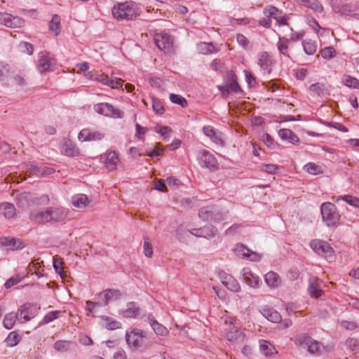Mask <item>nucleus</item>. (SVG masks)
<instances>
[{"label": "nucleus", "mask_w": 359, "mask_h": 359, "mask_svg": "<svg viewBox=\"0 0 359 359\" xmlns=\"http://www.w3.org/2000/svg\"><path fill=\"white\" fill-rule=\"evenodd\" d=\"M190 233L194 235L196 237L205 238L210 239L215 236L217 229L215 226L212 225H207L203 228L193 229L189 230Z\"/></svg>", "instance_id": "obj_18"}, {"label": "nucleus", "mask_w": 359, "mask_h": 359, "mask_svg": "<svg viewBox=\"0 0 359 359\" xmlns=\"http://www.w3.org/2000/svg\"><path fill=\"white\" fill-rule=\"evenodd\" d=\"M147 320L156 334L163 336L168 333L167 328L158 323L151 315L148 316Z\"/></svg>", "instance_id": "obj_30"}, {"label": "nucleus", "mask_w": 359, "mask_h": 359, "mask_svg": "<svg viewBox=\"0 0 359 359\" xmlns=\"http://www.w3.org/2000/svg\"><path fill=\"white\" fill-rule=\"evenodd\" d=\"M48 209L44 210H34L30 213L29 218L32 221L39 223L44 224L49 222Z\"/></svg>", "instance_id": "obj_25"}, {"label": "nucleus", "mask_w": 359, "mask_h": 359, "mask_svg": "<svg viewBox=\"0 0 359 359\" xmlns=\"http://www.w3.org/2000/svg\"><path fill=\"white\" fill-rule=\"evenodd\" d=\"M278 135L283 140H286L290 143L296 144L299 141V137L292 130L286 128L280 129L278 131Z\"/></svg>", "instance_id": "obj_29"}, {"label": "nucleus", "mask_w": 359, "mask_h": 359, "mask_svg": "<svg viewBox=\"0 0 359 359\" xmlns=\"http://www.w3.org/2000/svg\"><path fill=\"white\" fill-rule=\"evenodd\" d=\"M156 132L163 137L164 140H167L170 136L171 129L168 126H161Z\"/></svg>", "instance_id": "obj_59"}, {"label": "nucleus", "mask_w": 359, "mask_h": 359, "mask_svg": "<svg viewBox=\"0 0 359 359\" xmlns=\"http://www.w3.org/2000/svg\"><path fill=\"white\" fill-rule=\"evenodd\" d=\"M342 83L351 88H358L359 81L358 80L350 75H344L342 77Z\"/></svg>", "instance_id": "obj_44"}, {"label": "nucleus", "mask_w": 359, "mask_h": 359, "mask_svg": "<svg viewBox=\"0 0 359 359\" xmlns=\"http://www.w3.org/2000/svg\"><path fill=\"white\" fill-rule=\"evenodd\" d=\"M264 316L273 323H278L280 320V315L273 309H267L264 310Z\"/></svg>", "instance_id": "obj_43"}, {"label": "nucleus", "mask_w": 359, "mask_h": 359, "mask_svg": "<svg viewBox=\"0 0 359 359\" xmlns=\"http://www.w3.org/2000/svg\"><path fill=\"white\" fill-rule=\"evenodd\" d=\"M126 339L130 347L139 348L143 346L145 343L146 334L137 328L130 329L126 332Z\"/></svg>", "instance_id": "obj_6"}, {"label": "nucleus", "mask_w": 359, "mask_h": 359, "mask_svg": "<svg viewBox=\"0 0 359 359\" xmlns=\"http://www.w3.org/2000/svg\"><path fill=\"white\" fill-rule=\"evenodd\" d=\"M23 279V276H21L20 275H16L15 276H13L10 278L6 283H5V287L6 288H10L18 283H19Z\"/></svg>", "instance_id": "obj_56"}, {"label": "nucleus", "mask_w": 359, "mask_h": 359, "mask_svg": "<svg viewBox=\"0 0 359 359\" xmlns=\"http://www.w3.org/2000/svg\"><path fill=\"white\" fill-rule=\"evenodd\" d=\"M263 13L264 15L271 18H273L276 21L279 16L282 14V11L273 6H267L264 8Z\"/></svg>", "instance_id": "obj_40"}, {"label": "nucleus", "mask_w": 359, "mask_h": 359, "mask_svg": "<svg viewBox=\"0 0 359 359\" xmlns=\"http://www.w3.org/2000/svg\"><path fill=\"white\" fill-rule=\"evenodd\" d=\"M20 337L15 332H11L6 339V342L9 346H14L20 341Z\"/></svg>", "instance_id": "obj_54"}, {"label": "nucleus", "mask_w": 359, "mask_h": 359, "mask_svg": "<svg viewBox=\"0 0 359 359\" xmlns=\"http://www.w3.org/2000/svg\"><path fill=\"white\" fill-rule=\"evenodd\" d=\"M72 205L78 208H83L88 205L89 200L85 194H77L72 197Z\"/></svg>", "instance_id": "obj_36"}, {"label": "nucleus", "mask_w": 359, "mask_h": 359, "mask_svg": "<svg viewBox=\"0 0 359 359\" xmlns=\"http://www.w3.org/2000/svg\"><path fill=\"white\" fill-rule=\"evenodd\" d=\"M61 151L66 156L74 157L79 154V149L69 140H65L61 143Z\"/></svg>", "instance_id": "obj_26"}, {"label": "nucleus", "mask_w": 359, "mask_h": 359, "mask_svg": "<svg viewBox=\"0 0 359 359\" xmlns=\"http://www.w3.org/2000/svg\"><path fill=\"white\" fill-rule=\"evenodd\" d=\"M317 13L323 11V6L318 0H303L302 4Z\"/></svg>", "instance_id": "obj_37"}, {"label": "nucleus", "mask_w": 359, "mask_h": 359, "mask_svg": "<svg viewBox=\"0 0 359 359\" xmlns=\"http://www.w3.org/2000/svg\"><path fill=\"white\" fill-rule=\"evenodd\" d=\"M147 131V128L142 127L140 124H135V136L139 139H142V135H144Z\"/></svg>", "instance_id": "obj_63"}, {"label": "nucleus", "mask_w": 359, "mask_h": 359, "mask_svg": "<svg viewBox=\"0 0 359 359\" xmlns=\"http://www.w3.org/2000/svg\"><path fill=\"white\" fill-rule=\"evenodd\" d=\"M223 334L226 340L233 342L243 341L245 337L238 326L224 328Z\"/></svg>", "instance_id": "obj_13"}, {"label": "nucleus", "mask_w": 359, "mask_h": 359, "mask_svg": "<svg viewBox=\"0 0 359 359\" xmlns=\"http://www.w3.org/2000/svg\"><path fill=\"white\" fill-rule=\"evenodd\" d=\"M93 109L96 113L106 117L121 119L125 116L124 111L107 102L95 104L93 106Z\"/></svg>", "instance_id": "obj_3"}, {"label": "nucleus", "mask_w": 359, "mask_h": 359, "mask_svg": "<svg viewBox=\"0 0 359 359\" xmlns=\"http://www.w3.org/2000/svg\"><path fill=\"white\" fill-rule=\"evenodd\" d=\"M278 166L274 164H263L260 166V170L263 172L274 174L278 170Z\"/></svg>", "instance_id": "obj_58"}, {"label": "nucleus", "mask_w": 359, "mask_h": 359, "mask_svg": "<svg viewBox=\"0 0 359 359\" xmlns=\"http://www.w3.org/2000/svg\"><path fill=\"white\" fill-rule=\"evenodd\" d=\"M259 283V278L256 274H252V276L246 280L245 283L251 287H257Z\"/></svg>", "instance_id": "obj_60"}, {"label": "nucleus", "mask_w": 359, "mask_h": 359, "mask_svg": "<svg viewBox=\"0 0 359 359\" xmlns=\"http://www.w3.org/2000/svg\"><path fill=\"white\" fill-rule=\"evenodd\" d=\"M310 247L316 254L326 259L332 258L334 255L332 248L325 241L313 239L310 242Z\"/></svg>", "instance_id": "obj_7"}, {"label": "nucleus", "mask_w": 359, "mask_h": 359, "mask_svg": "<svg viewBox=\"0 0 359 359\" xmlns=\"http://www.w3.org/2000/svg\"><path fill=\"white\" fill-rule=\"evenodd\" d=\"M56 66L55 58L48 52H41L39 54L36 68L41 74L54 70Z\"/></svg>", "instance_id": "obj_5"}, {"label": "nucleus", "mask_w": 359, "mask_h": 359, "mask_svg": "<svg viewBox=\"0 0 359 359\" xmlns=\"http://www.w3.org/2000/svg\"><path fill=\"white\" fill-rule=\"evenodd\" d=\"M101 161L105 165V167L109 170H115L120 161L116 152L111 150L107 151L102 155Z\"/></svg>", "instance_id": "obj_16"}, {"label": "nucleus", "mask_w": 359, "mask_h": 359, "mask_svg": "<svg viewBox=\"0 0 359 359\" xmlns=\"http://www.w3.org/2000/svg\"><path fill=\"white\" fill-rule=\"evenodd\" d=\"M259 344V350L263 355L269 356L273 353H277L274 346L272 345L269 341L260 339Z\"/></svg>", "instance_id": "obj_33"}, {"label": "nucleus", "mask_w": 359, "mask_h": 359, "mask_svg": "<svg viewBox=\"0 0 359 359\" xmlns=\"http://www.w3.org/2000/svg\"><path fill=\"white\" fill-rule=\"evenodd\" d=\"M273 63V60L268 52L264 51L259 53L257 64L264 72L271 74Z\"/></svg>", "instance_id": "obj_17"}, {"label": "nucleus", "mask_w": 359, "mask_h": 359, "mask_svg": "<svg viewBox=\"0 0 359 359\" xmlns=\"http://www.w3.org/2000/svg\"><path fill=\"white\" fill-rule=\"evenodd\" d=\"M24 20L18 16H13L8 13L0 12V25L10 28H19L24 26Z\"/></svg>", "instance_id": "obj_12"}, {"label": "nucleus", "mask_w": 359, "mask_h": 359, "mask_svg": "<svg viewBox=\"0 0 359 359\" xmlns=\"http://www.w3.org/2000/svg\"><path fill=\"white\" fill-rule=\"evenodd\" d=\"M294 341L297 345L306 346L308 351L311 353H317L320 347L318 341L304 334L296 336Z\"/></svg>", "instance_id": "obj_9"}, {"label": "nucleus", "mask_w": 359, "mask_h": 359, "mask_svg": "<svg viewBox=\"0 0 359 359\" xmlns=\"http://www.w3.org/2000/svg\"><path fill=\"white\" fill-rule=\"evenodd\" d=\"M48 209L49 222L55 223L64 221L68 212L62 207H50Z\"/></svg>", "instance_id": "obj_20"}, {"label": "nucleus", "mask_w": 359, "mask_h": 359, "mask_svg": "<svg viewBox=\"0 0 359 359\" xmlns=\"http://www.w3.org/2000/svg\"><path fill=\"white\" fill-rule=\"evenodd\" d=\"M123 83L124 81L120 78L109 77L107 86H109L112 89H120L123 87Z\"/></svg>", "instance_id": "obj_50"}, {"label": "nucleus", "mask_w": 359, "mask_h": 359, "mask_svg": "<svg viewBox=\"0 0 359 359\" xmlns=\"http://www.w3.org/2000/svg\"><path fill=\"white\" fill-rule=\"evenodd\" d=\"M18 313L20 320L27 322L36 316V307L31 304H25L20 307Z\"/></svg>", "instance_id": "obj_19"}, {"label": "nucleus", "mask_w": 359, "mask_h": 359, "mask_svg": "<svg viewBox=\"0 0 359 359\" xmlns=\"http://www.w3.org/2000/svg\"><path fill=\"white\" fill-rule=\"evenodd\" d=\"M341 325L346 330H353L357 327V324L353 321L343 320L341 323Z\"/></svg>", "instance_id": "obj_64"}, {"label": "nucleus", "mask_w": 359, "mask_h": 359, "mask_svg": "<svg viewBox=\"0 0 359 359\" xmlns=\"http://www.w3.org/2000/svg\"><path fill=\"white\" fill-rule=\"evenodd\" d=\"M155 44L161 50L168 53L171 50L173 41L170 35L167 33L161 32L154 35Z\"/></svg>", "instance_id": "obj_11"}, {"label": "nucleus", "mask_w": 359, "mask_h": 359, "mask_svg": "<svg viewBox=\"0 0 359 359\" xmlns=\"http://www.w3.org/2000/svg\"><path fill=\"white\" fill-rule=\"evenodd\" d=\"M121 293L118 290L107 289L100 292L97 297V302H86V309L92 314L96 312L97 307L107 306L109 303L120 299Z\"/></svg>", "instance_id": "obj_1"}, {"label": "nucleus", "mask_w": 359, "mask_h": 359, "mask_svg": "<svg viewBox=\"0 0 359 359\" xmlns=\"http://www.w3.org/2000/svg\"><path fill=\"white\" fill-rule=\"evenodd\" d=\"M304 170L311 175H318L323 172L321 166L314 163H309L304 166Z\"/></svg>", "instance_id": "obj_46"}, {"label": "nucleus", "mask_w": 359, "mask_h": 359, "mask_svg": "<svg viewBox=\"0 0 359 359\" xmlns=\"http://www.w3.org/2000/svg\"><path fill=\"white\" fill-rule=\"evenodd\" d=\"M18 318H19L18 313L11 312L6 314L3 321L4 326L8 330L12 329Z\"/></svg>", "instance_id": "obj_41"}, {"label": "nucleus", "mask_w": 359, "mask_h": 359, "mask_svg": "<svg viewBox=\"0 0 359 359\" xmlns=\"http://www.w3.org/2000/svg\"><path fill=\"white\" fill-rule=\"evenodd\" d=\"M288 43L289 40L285 37H279V41L277 43L278 51L280 54L286 56L287 57H290L288 53Z\"/></svg>", "instance_id": "obj_42"}, {"label": "nucleus", "mask_w": 359, "mask_h": 359, "mask_svg": "<svg viewBox=\"0 0 359 359\" xmlns=\"http://www.w3.org/2000/svg\"><path fill=\"white\" fill-rule=\"evenodd\" d=\"M23 242L18 238L3 237L0 238V247L7 250H18L24 248Z\"/></svg>", "instance_id": "obj_21"}, {"label": "nucleus", "mask_w": 359, "mask_h": 359, "mask_svg": "<svg viewBox=\"0 0 359 359\" xmlns=\"http://www.w3.org/2000/svg\"><path fill=\"white\" fill-rule=\"evenodd\" d=\"M340 200H343L345 202H346L347 203H348L349 205H351L355 208H359V198L357 197H355V196H353L351 195H344V196H339L337 198L336 201H339Z\"/></svg>", "instance_id": "obj_47"}, {"label": "nucleus", "mask_w": 359, "mask_h": 359, "mask_svg": "<svg viewBox=\"0 0 359 359\" xmlns=\"http://www.w3.org/2000/svg\"><path fill=\"white\" fill-rule=\"evenodd\" d=\"M219 90L222 93L226 92V93H238L242 91L235 74H230L226 84L224 86H219Z\"/></svg>", "instance_id": "obj_15"}, {"label": "nucleus", "mask_w": 359, "mask_h": 359, "mask_svg": "<svg viewBox=\"0 0 359 359\" xmlns=\"http://www.w3.org/2000/svg\"><path fill=\"white\" fill-rule=\"evenodd\" d=\"M264 280L271 287H277L281 283V280L278 273L273 271L268 272L264 276Z\"/></svg>", "instance_id": "obj_31"}, {"label": "nucleus", "mask_w": 359, "mask_h": 359, "mask_svg": "<svg viewBox=\"0 0 359 359\" xmlns=\"http://www.w3.org/2000/svg\"><path fill=\"white\" fill-rule=\"evenodd\" d=\"M320 283V280L316 277H312L309 279L308 290L312 297L318 298L321 296Z\"/></svg>", "instance_id": "obj_27"}, {"label": "nucleus", "mask_w": 359, "mask_h": 359, "mask_svg": "<svg viewBox=\"0 0 359 359\" xmlns=\"http://www.w3.org/2000/svg\"><path fill=\"white\" fill-rule=\"evenodd\" d=\"M310 92L318 95H324L326 92L325 84L322 83H313L309 87Z\"/></svg>", "instance_id": "obj_48"}, {"label": "nucleus", "mask_w": 359, "mask_h": 359, "mask_svg": "<svg viewBox=\"0 0 359 359\" xmlns=\"http://www.w3.org/2000/svg\"><path fill=\"white\" fill-rule=\"evenodd\" d=\"M152 108L158 114H162L165 111L162 102L158 99L152 100Z\"/></svg>", "instance_id": "obj_57"}, {"label": "nucleus", "mask_w": 359, "mask_h": 359, "mask_svg": "<svg viewBox=\"0 0 359 359\" xmlns=\"http://www.w3.org/2000/svg\"><path fill=\"white\" fill-rule=\"evenodd\" d=\"M309 26L319 35H323L325 32H329L330 29L327 28L321 27L316 19L311 18L309 21Z\"/></svg>", "instance_id": "obj_45"}, {"label": "nucleus", "mask_w": 359, "mask_h": 359, "mask_svg": "<svg viewBox=\"0 0 359 359\" xmlns=\"http://www.w3.org/2000/svg\"><path fill=\"white\" fill-rule=\"evenodd\" d=\"M203 131L205 136L209 137L216 144L223 146L224 141L223 140L222 134L215 130V128L210 126H204Z\"/></svg>", "instance_id": "obj_24"}, {"label": "nucleus", "mask_w": 359, "mask_h": 359, "mask_svg": "<svg viewBox=\"0 0 359 359\" xmlns=\"http://www.w3.org/2000/svg\"><path fill=\"white\" fill-rule=\"evenodd\" d=\"M0 214L6 218L10 219L15 215V206L9 203H4L0 205Z\"/></svg>", "instance_id": "obj_35"}, {"label": "nucleus", "mask_w": 359, "mask_h": 359, "mask_svg": "<svg viewBox=\"0 0 359 359\" xmlns=\"http://www.w3.org/2000/svg\"><path fill=\"white\" fill-rule=\"evenodd\" d=\"M235 252L237 256L243 259H246L252 262H257L261 259L260 255L250 250L243 245H237L236 248H235Z\"/></svg>", "instance_id": "obj_22"}, {"label": "nucleus", "mask_w": 359, "mask_h": 359, "mask_svg": "<svg viewBox=\"0 0 359 359\" xmlns=\"http://www.w3.org/2000/svg\"><path fill=\"white\" fill-rule=\"evenodd\" d=\"M320 55L324 59H332L336 56V50L332 46L325 47L320 50Z\"/></svg>", "instance_id": "obj_51"}, {"label": "nucleus", "mask_w": 359, "mask_h": 359, "mask_svg": "<svg viewBox=\"0 0 359 359\" xmlns=\"http://www.w3.org/2000/svg\"><path fill=\"white\" fill-rule=\"evenodd\" d=\"M60 17L55 14L49 23V29L54 33L55 36H57L60 32Z\"/></svg>", "instance_id": "obj_39"}, {"label": "nucleus", "mask_w": 359, "mask_h": 359, "mask_svg": "<svg viewBox=\"0 0 359 359\" xmlns=\"http://www.w3.org/2000/svg\"><path fill=\"white\" fill-rule=\"evenodd\" d=\"M141 313L140 308L136 303L131 302L127 304L126 309L122 311V315L126 318H137Z\"/></svg>", "instance_id": "obj_28"}, {"label": "nucleus", "mask_w": 359, "mask_h": 359, "mask_svg": "<svg viewBox=\"0 0 359 359\" xmlns=\"http://www.w3.org/2000/svg\"><path fill=\"white\" fill-rule=\"evenodd\" d=\"M170 100L175 104H179L182 107H185L187 105L186 99L180 95L172 93L170 95Z\"/></svg>", "instance_id": "obj_53"}, {"label": "nucleus", "mask_w": 359, "mask_h": 359, "mask_svg": "<svg viewBox=\"0 0 359 359\" xmlns=\"http://www.w3.org/2000/svg\"><path fill=\"white\" fill-rule=\"evenodd\" d=\"M219 278L222 283L226 287V288L232 292H239L241 290L238 282L230 274L224 271H219Z\"/></svg>", "instance_id": "obj_14"}, {"label": "nucleus", "mask_w": 359, "mask_h": 359, "mask_svg": "<svg viewBox=\"0 0 359 359\" xmlns=\"http://www.w3.org/2000/svg\"><path fill=\"white\" fill-rule=\"evenodd\" d=\"M71 342L66 340H58L54 344V348L57 351L65 352L69 350Z\"/></svg>", "instance_id": "obj_52"}, {"label": "nucleus", "mask_w": 359, "mask_h": 359, "mask_svg": "<svg viewBox=\"0 0 359 359\" xmlns=\"http://www.w3.org/2000/svg\"><path fill=\"white\" fill-rule=\"evenodd\" d=\"M197 160L200 165L210 170L217 168V161L216 158L210 151L202 150L197 156Z\"/></svg>", "instance_id": "obj_10"}, {"label": "nucleus", "mask_w": 359, "mask_h": 359, "mask_svg": "<svg viewBox=\"0 0 359 359\" xmlns=\"http://www.w3.org/2000/svg\"><path fill=\"white\" fill-rule=\"evenodd\" d=\"M9 69L10 67L7 63L0 61V79H2L4 77L6 76L9 72Z\"/></svg>", "instance_id": "obj_61"}, {"label": "nucleus", "mask_w": 359, "mask_h": 359, "mask_svg": "<svg viewBox=\"0 0 359 359\" xmlns=\"http://www.w3.org/2000/svg\"><path fill=\"white\" fill-rule=\"evenodd\" d=\"M196 50L199 54L208 55L217 51L212 43L200 42L196 44Z\"/></svg>", "instance_id": "obj_32"}, {"label": "nucleus", "mask_w": 359, "mask_h": 359, "mask_svg": "<svg viewBox=\"0 0 359 359\" xmlns=\"http://www.w3.org/2000/svg\"><path fill=\"white\" fill-rule=\"evenodd\" d=\"M144 252L145 256L151 257L153 255V250L148 238H144Z\"/></svg>", "instance_id": "obj_62"}, {"label": "nucleus", "mask_w": 359, "mask_h": 359, "mask_svg": "<svg viewBox=\"0 0 359 359\" xmlns=\"http://www.w3.org/2000/svg\"><path fill=\"white\" fill-rule=\"evenodd\" d=\"M18 48L20 52L29 55H32L34 52L33 46L30 43L26 41H21L18 45Z\"/></svg>", "instance_id": "obj_49"}, {"label": "nucleus", "mask_w": 359, "mask_h": 359, "mask_svg": "<svg viewBox=\"0 0 359 359\" xmlns=\"http://www.w3.org/2000/svg\"><path fill=\"white\" fill-rule=\"evenodd\" d=\"M112 14L118 20H130L135 14L133 4L126 1L114 5L112 9Z\"/></svg>", "instance_id": "obj_4"}, {"label": "nucleus", "mask_w": 359, "mask_h": 359, "mask_svg": "<svg viewBox=\"0 0 359 359\" xmlns=\"http://www.w3.org/2000/svg\"><path fill=\"white\" fill-rule=\"evenodd\" d=\"M104 137V134L100 131L90 130L85 128L81 130L79 134V139L82 141H97Z\"/></svg>", "instance_id": "obj_23"}, {"label": "nucleus", "mask_w": 359, "mask_h": 359, "mask_svg": "<svg viewBox=\"0 0 359 359\" xmlns=\"http://www.w3.org/2000/svg\"><path fill=\"white\" fill-rule=\"evenodd\" d=\"M60 313V311H50L43 317V323L44 324H48L52 322L53 320L57 319L59 317Z\"/></svg>", "instance_id": "obj_55"}, {"label": "nucleus", "mask_w": 359, "mask_h": 359, "mask_svg": "<svg viewBox=\"0 0 359 359\" xmlns=\"http://www.w3.org/2000/svg\"><path fill=\"white\" fill-rule=\"evenodd\" d=\"M102 325L109 330L121 328V323L109 316H102Z\"/></svg>", "instance_id": "obj_34"}, {"label": "nucleus", "mask_w": 359, "mask_h": 359, "mask_svg": "<svg viewBox=\"0 0 359 359\" xmlns=\"http://www.w3.org/2000/svg\"><path fill=\"white\" fill-rule=\"evenodd\" d=\"M320 212L323 221L328 227H337L339 224L341 215L333 203L330 202L322 203Z\"/></svg>", "instance_id": "obj_2"}, {"label": "nucleus", "mask_w": 359, "mask_h": 359, "mask_svg": "<svg viewBox=\"0 0 359 359\" xmlns=\"http://www.w3.org/2000/svg\"><path fill=\"white\" fill-rule=\"evenodd\" d=\"M198 217L203 221L219 222L223 219L222 215L215 206L203 207L199 209Z\"/></svg>", "instance_id": "obj_8"}, {"label": "nucleus", "mask_w": 359, "mask_h": 359, "mask_svg": "<svg viewBox=\"0 0 359 359\" xmlns=\"http://www.w3.org/2000/svg\"><path fill=\"white\" fill-rule=\"evenodd\" d=\"M302 46L306 54L313 55L317 50L316 42L311 39H305L302 41Z\"/></svg>", "instance_id": "obj_38"}]
</instances>
